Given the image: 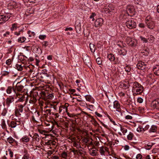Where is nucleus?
<instances>
[{
    "mask_svg": "<svg viewBox=\"0 0 159 159\" xmlns=\"http://www.w3.org/2000/svg\"><path fill=\"white\" fill-rule=\"evenodd\" d=\"M14 98L12 96H10L7 98L6 100V104L7 107H10L11 104L14 101Z\"/></svg>",
    "mask_w": 159,
    "mask_h": 159,
    "instance_id": "f8f14e48",
    "label": "nucleus"
},
{
    "mask_svg": "<svg viewBox=\"0 0 159 159\" xmlns=\"http://www.w3.org/2000/svg\"><path fill=\"white\" fill-rule=\"evenodd\" d=\"M11 63V59H8L6 61V64L8 65H10Z\"/></svg>",
    "mask_w": 159,
    "mask_h": 159,
    "instance_id": "338daca9",
    "label": "nucleus"
},
{
    "mask_svg": "<svg viewBox=\"0 0 159 159\" xmlns=\"http://www.w3.org/2000/svg\"><path fill=\"white\" fill-rule=\"evenodd\" d=\"M27 103L26 101H25V102L23 104H18L17 106V108L15 110V113L16 115H21L20 112L22 113L23 112V108L24 106H25Z\"/></svg>",
    "mask_w": 159,
    "mask_h": 159,
    "instance_id": "20e7f679",
    "label": "nucleus"
},
{
    "mask_svg": "<svg viewBox=\"0 0 159 159\" xmlns=\"http://www.w3.org/2000/svg\"><path fill=\"white\" fill-rule=\"evenodd\" d=\"M103 23V20L102 18H98L95 22V26L96 27H100L102 25Z\"/></svg>",
    "mask_w": 159,
    "mask_h": 159,
    "instance_id": "9b49d317",
    "label": "nucleus"
},
{
    "mask_svg": "<svg viewBox=\"0 0 159 159\" xmlns=\"http://www.w3.org/2000/svg\"><path fill=\"white\" fill-rule=\"evenodd\" d=\"M100 152L101 155H104L108 156V155H111L112 156L115 155L116 154L113 150H99Z\"/></svg>",
    "mask_w": 159,
    "mask_h": 159,
    "instance_id": "423d86ee",
    "label": "nucleus"
},
{
    "mask_svg": "<svg viewBox=\"0 0 159 159\" xmlns=\"http://www.w3.org/2000/svg\"><path fill=\"white\" fill-rule=\"evenodd\" d=\"M23 30H20L19 32H16L14 33V34L15 35H16L17 36H18L20 35V34L21 32H22Z\"/></svg>",
    "mask_w": 159,
    "mask_h": 159,
    "instance_id": "13d9d810",
    "label": "nucleus"
},
{
    "mask_svg": "<svg viewBox=\"0 0 159 159\" xmlns=\"http://www.w3.org/2000/svg\"><path fill=\"white\" fill-rule=\"evenodd\" d=\"M153 145V144L151 143H149L146 146L145 149H150Z\"/></svg>",
    "mask_w": 159,
    "mask_h": 159,
    "instance_id": "79ce46f5",
    "label": "nucleus"
},
{
    "mask_svg": "<svg viewBox=\"0 0 159 159\" xmlns=\"http://www.w3.org/2000/svg\"><path fill=\"white\" fill-rule=\"evenodd\" d=\"M125 69L126 72H129L131 70V68L130 66L127 65L125 67Z\"/></svg>",
    "mask_w": 159,
    "mask_h": 159,
    "instance_id": "de8ad7c7",
    "label": "nucleus"
},
{
    "mask_svg": "<svg viewBox=\"0 0 159 159\" xmlns=\"http://www.w3.org/2000/svg\"><path fill=\"white\" fill-rule=\"evenodd\" d=\"M152 21H153V18L150 15H148L146 17L145 20V22L146 23V22H148Z\"/></svg>",
    "mask_w": 159,
    "mask_h": 159,
    "instance_id": "2f4dec72",
    "label": "nucleus"
},
{
    "mask_svg": "<svg viewBox=\"0 0 159 159\" xmlns=\"http://www.w3.org/2000/svg\"><path fill=\"white\" fill-rule=\"evenodd\" d=\"M42 98L46 101H48V99H51L53 98V95L52 93L46 91L45 92H42V94L41 95Z\"/></svg>",
    "mask_w": 159,
    "mask_h": 159,
    "instance_id": "7ed1b4c3",
    "label": "nucleus"
},
{
    "mask_svg": "<svg viewBox=\"0 0 159 159\" xmlns=\"http://www.w3.org/2000/svg\"><path fill=\"white\" fill-rule=\"evenodd\" d=\"M9 127H10L11 128H14L16 126V123L14 121H11L10 123L8 124Z\"/></svg>",
    "mask_w": 159,
    "mask_h": 159,
    "instance_id": "f704fd0d",
    "label": "nucleus"
},
{
    "mask_svg": "<svg viewBox=\"0 0 159 159\" xmlns=\"http://www.w3.org/2000/svg\"><path fill=\"white\" fill-rule=\"evenodd\" d=\"M140 38L141 40L143 41V43H147L148 42V39H146L144 37H143L142 36L140 37Z\"/></svg>",
    "mask_w": 159,
    "mask_h": 159,
    "instance_id": "09e8293b",
    "label": "nucleus"
},
{
    "mask_svg": "<svg viewBox=\"0 0 159 159\" xmlns=\"http://www.w3.org/2000/svg\"><path fill=\"white\" fill-rule=\"evenodd\" d=\"M7 112V109L6 108H4L2 113V115L3 116H5Z\"/></svg>",
    "mask_w": 159,
    "mask_h": 159,
    "instance_id": "4d7b16f0",
    "label": "nucleus"
},
{
    "mask_svg": "<svg viewBox=\"0 0 159 159\" xmlns=\"http://www.w3.org/2000/svg\"><path fill=\"white\" fill-rule=\"evenodd\" d=\"M61 157L64 158L66 159L67 157V154L66 152H64L61 154Z\"/></svg>",
    "mask_w": 159,
    "mask_h": 159,
    "instance_id": "603ef678",
    "label": "nucleus"
},
{
    "mask_svg": "<svg viewBox=\"0 0 159 159\" xmlns=\"http://www.w3.org/2000/svg\"><path fill=\"white\" fill-rule=\"evenodd\" d=\"M33 139L35 140L37 142L39 141L40 137L37 133H35L32 137Z\"/></svg>",
    "mask_w": 159,
    "mask_h": 159,
    "instance_id": "c85d7f7f",
    "label": "nucleus"
},
{
    "mask_svg": "<svg viewBox=\"0 0 159 159\" xmlns=\"http://www.w3.org/2000/svg\"><path fill=\"white\" fill-rule=\"evenodd\" d=\"M96 61L98 64L100 65L102 63V60L100 58H98L96 59Z\"/></svg>",
    "mask_w": 159,
    "mask_h": 159,
    "instance_id": "5fc2aeb1",
    "label": "nucleus"
},
{
    "mask_svg": "<svg viewBox=\"0 0 159 159\" xmlns=\"http://www.w3.org/2000/svg\"><path fill=\"white\" fill-rule=\"evenodd\" d=\"M134 9L133 7L130 6L127 7L126 11L129 15V14H133L134 15Z\"/></svg>",
    "mask_w": 159,
    "mask_h": 159,
    "instance_id": "a211bd4d",
    "label": "nucleus"
},
{
    "mask_svg": "<svg viewBox=\"0 0 159 159\" xmlns=\"http://www.w3.org/2000/svg\"><path fill=\"white\" fill-rule=\"evenodd\" d=\"M85 98L86 100L89 101H90L91 99V96L89 95H86Z\"/></svg>",
    "mask_w": 159,
    "mask_h": 159,
    "instance_id": "bf43d9fd",
    "label": "nucleus"
},
{
    "mask_svg": "<svg viewBox=\"0 0 159 159\" xmlns=\"http://www.w3.org/2000/svg\"><path fill=\"white\" fill-rule=\"evenodd\" d=\"M147 26L149 29H154L155 26V23L154 21H152L146 22V23Z\"/></svg>",
    "mask_w": 159,
    "mask_h": 159,
    "instance_id": "2eb2a0df",
    "label": "nucleus"
},
{
    "mask_svg": "<svg viewBox=\"0 0 159 159\" xmlns=\"http://www.w3.org/2000/svg\"><path fill=\"white\" fill-rule=\"evenodd\" d=\"M37 101V99L35 97H31L29 101V103H30L34 104Z\"/></svg>",
    "mask_w": 159,
    "mask_h": 159,
    "instance_id": "473e14b6",
    "label": "nucleus"
},
{
    "mask_svg": "<svg viewBox=\"0 0 159 159\" xmlns=\"http://www.w3.org/2000/svg\"><path fill=\"white\" fill-rule=\"evenodd\" d=\"M17 27V23H14L11 25V30L12 31L15 30H16Z\"/></svg>",
    "mask_w": 159,
    "mask_h": 159,
    "instance_id": "e433bc0d",
    "label": "nucleus"
},
{
    "mask_svg": "<svg viewBox=\"0 0 159 159\" xmlns=\"http://www.w3.org/2000/svg\"><path fill=\"white\" fill-rule=\"evenodd\" d=\"M9 72L7 71H4L2 73V76H8Z\"/></svg>",
    "mask_w": 159,
    "mask_h": 159,
    "instance_id": "8fccbe9b",
    "label": "nucleus"
},
{
    "mask_svg": "<svg viewBox=\"0 0 159 159\" xmlns=\"http://www.w3.org/2000/svg\"><path fill=\"white\" fill-rule=\"evenodd\" d=\"M142 157V155L140 154L137 155L136 157L137 159H141Z\"/></svg>",
    "mask_w": 159,
    "mask_h": 159,
    "instance_id": "774afa93",
    "label": "nucleus"
},
{
    "mask_svg": "<svg viewBox=\"0 0 159 159\" xmlns=\"http://www.w3.org/2000/svg\"><path fill=\"white\" fill-rule=\"evenodd\" d=\"M130 86V82L129 81L125 82V83L120 84V87L124 89L129 88Z\"/></svg>",
    "mask_w": 159,
    "mask_h": 159,
    "instance_id": "4468645a",
    "label": "nucleus"
},
{
    "mask_svg": "<svg viewBox=\"0 0 159 159\" xmlns=\"http://www.w3.org/2000/svg\"><path fill=\"white\" fill-rule=\"evenodd\" d=\"M17 98H19V99L17 101V102H23L25 101V97L24 95H22L20 94L19 93L18 94H16Z\"/></svg>",
    "mask_w": 159,
    "mask_h": 159,
    "instance_id": "dca6fc26",
    "label": "nucleus"
},
{
    "mask_svg": "<svg viewBox=\"0 0 159 159\" xmlns=\"http://www.w3.org/2000/svg\"><path fill=\"white\" fill-rule=\"evenodd\" d=\"M7 140L10 143H11L14 141V139L11 137H10L7 139Z\"/></svg>",
    "mask_w": 159,
    "mask_h": 159,
    "instance_id": "c03bdc74",
    "label": "nucleus"
},
{
    "mask_svg": "<svg viewBox=\"0 0 159 159\" xmlns=\"http://www.w3.org/2000/svg\"><path fill=\"white\" fill-rule=\"evenodd\" d=\"M96 150H89L90 154L92 156H95L97 154Z\"/></svg>",
    "mask_w": 159,
    "mask_h": 159,
    "instance_id": "c756f323",
    "label": "nucleus"
},
{
    "mask_svg": "<svg viewBox=\"0 0 159 159\" xmlns=\"http://www.w3.org/2000/svg\"><path fill=\"white\" fill-rule=\"evenodd\" d=\"M23 66L21 65L16 64V68L19 71H22L23 70Z\"/></svg>",
    "mask_w": 159,
    "mask_h": 159,
    "instance_id": "4c0bfd02",
    "label": "nucleus"
},
{
    "mask_svg": "<svg viewBox=\"0 0 159 159\" xmlns=\"http://www.w3.org/2000/svg\"><path fill=\"white\" fill-rule=\"evenodd\" d=\"M157 130V126L155 125H153L151 126L149 129V132L150 133H155L156 132Z\"/></svg>",
    "mask_w": 159,
    "mask_h": 159,
    "instance_id": "393cba45",
    "label": "nucleus"
},
{
    "mask_svg": "<svg viewBox=\"0 0 159 159\" xmlns=\"http://www.w3.org/2000/svg\"><path fill=\"white\" fill-rule=\"evenodd\" d=\"M13 91L15 94L16 91L14 89V87H12L11 86H8L6 90V92L7 94H10Z\"/></svg>",
    "mask_w": 159,
    "mask_h": 159,
    "instance_id": "412c9836",
    "label": "nucleus"
},
{
    "mask_svg": "<svg viewBox=\"0 0 159 159\" xmlns=\"http://www.w3.org/2000/svg\"><path fill=\"white\" fill-rule=\"evenodd\" d=\"M116 45L121 48H122L123 47H124L122 43V42H118V43L116 44Z\"/></svg>",
    "mask_w": 159,
    "mask_h": 159,
    "instance_id": "864d4df0",
    "label": "nucleus"
},
{
    "mask_svg": "<svg viewBox=\"0 0 159 159\" xmlns=\"http://www.w3.org/2000/svg\"><path fill=\"white\" fill-rule=\"evenodd\" d=\"M11 17V14H6L5 15H0V24L5 23L10 19Z\"/></svg>",
    "mask_w": 159,
    "mask_h": 159,
    "instance_id": "39448f33",
    "label": "nucleus"
},
{
    "mask_svg": "<svg viewBox=\"0 0 159 159\" xmlns=\"http://www.w3.org/2000/svg\"><path fill=\"white\" fill-rule=\"evenodd\" d=\"M24 2L25 3H28L29 2L30 3H35V0H24Z\"/></svg>",
    "mask_w": 159,
    "mask_h": 159,
    "instance_id": "3c124183",
    "label": "nucleus"
},
{
    "mask_svg": "<svg viewBox=\"0 0 159 159\" xmlns=\"http://www.w3.org/2000/svg\"><path fill=\"white\" fill-rule=\"evenodd\" d=\"M92 124L93 125L97 127H99V124L95 119L93 120L92 121Z\"/></svg>",
    "mask_w": 159,
    "mask_h": 159,
    "instance_id": "37998d69",
    "label": "nucleus"
},
{
    "mask_svg": "<svg viewBox=\"0 0 159 159\" xmlns=\"http://www.w3.org/2000/svg\"><path fill=\"white\" fill-rule=\"evenodd\" d=\"M83 142L85 143H88V142L89 141V139L87 138H85L82 140Z\"/></svg>",
    "mask_w": 159,
    "mask_h": 159,
    "instance_id": "e2e57ef3",
    "label": "nucleus"
},
{
    "mask_svg": "<svg viewBox=\"0 0 159 159\" xmlns=\"http://www.w3.org/2000/svg\"><path fill=\"white\" fill-rule=\"evenodd\" d=\"M120 130L122 132L123 135H125V134L127 132V129L126 128L123 127V126L120 125Z\"/></svg>",
    "mask_w": 159,
    "mask_h": 159,
    "instance_id": "7c9ffc66",
    "label": "nucleus"
},
{
    "mask_svg": "<svg viewBox=\"0 0 159 159\" xmlns=\"http://www.w3.org/2000/svg\"><path fill=\"white\" fill-rule=\"evenodd\" d=\"M134 136L133 134L131 132H129L128 135L127 136V139L129 140H131L132 139Z\"/></svg>",
    "mask_w": 159,
    "mask_h": 159,
    "instance_id": "c9c22d12",
    "label": "nucleus"
},
{
    "mask_svg": "<svg viewBox=\"0 0 159 159\" xmlns=\"http://www.w3.org/2000/svg\"><path fill=\"white\" fill-rule=\"evenodd\" d=\"M113 107L116 109V111L120 113L121 114L122 113L120 104L118 101H115L114 102Z\"/></svg>",
    "mask_w": 159,
    "mask_h": 159,
    "instance_id": "9d476101",
    "label": "nucleus"
},
{
    "mask_svg": "<svg viewBox=\"0 0 159 159\" xmlns=\"http://www.w3.org/2000/svg\"><path fill=\"white\" fill-rule=\"evenodd\" d=\"M155 38L152 35H150V36L148 38V42L149 43H153L154 40Z\"/></svg>",
    "mask_w": 159,
    "mask_h": 159,
    "instance_id": "58836bf2",
    "label": "nucleus"
},
{
    "mask_svg": "<svg viewBox=\"0 0 159 159\" xmlns=\"http://www.w3.org/2000/svg\"><path fill=\"white\" fill-rule=\"evenodd\" d=\"M118 53L120 55L125 56L126 54L127 51L125 49H118Z\"/></svg>",
    "mask_w": 159,
    "mask_h": 159,
    "instance_id": "a878e982",
    "label": "nucleus"
},
{
    "mask_svg": "<svg viewBox=\"0 0 159 159\" xmlns=\"http://www.w3.org/2000/svg\"><path fill=\"white\" fill-rule=\"evenodd\" d=\"M96 16V14L94 13H92V14L90 16V18L91 19H92V20L93 21L94 20V17L95 16Z\"/></svg>",
    "mask_w": 159,
    "mask_h": 159,
    "instance_id": "680f3d73",
    "label": "nucleus"
},
{
    "mask_svg": "<svg viewBox=\"0 0 159 159\" xmlns=\"http://www.w3.org/2000/svg\"><path fill=\"white\" fill-rule=\"evenodd\" d=\"M153 71L156 75H159V66L157 65L154 66L153 68Z\"/></svg>",
    "mask_w": 159,
    "mask_h": 159,
    "instance_id": "4be33fe9",
    "label": "nucleus"
},
{
    "mask_svg": "<svg viewBox=\"0 0 159 159\" xmlns=\"http://www.w3.org/2000/svg\"><path fill=\"white\" fill-rule=\"evenodd\" d=\"M137 131L138 132H141L142 131H144L143 126H139L137 129Z\"/></svg>",
    "mask_w": 159,
    "mask_h": 159,
    "instance_id": "49530a36",
    "label": "nucleus"
},
{
    "mask_svg": "<svg viewBox=\"0 0 159 159\" xmlns=\"http://www.w3.org/2000/svg\"><path fill=\"white\" fill-rule=\"evenodd\" d=\"M21 81L19 82H17L15 87H14V89L16 91L15 94H17V92H21L22 91V89L24 88V86L21 84Z\"/></svg>",
    "mask_w": 159,
    "mask_h": 159,
    "instance_id": "0eeeda50",
    "label": "nucleus"
},
{
    "mask_svg": "<svg viewBox=\"0 0 159 159\" xmlns=\"http://www.w3.org/2000/svg\"><path fill=\"white\" fill-rule=\"evenodd\" d=\"M89 48L91 51L92 53H94L96 49V47L94 44L90 43L89 44Z\"/></svg>",
    "mask_w": 159,
    "mask_h": 159,
    "instance_id": "cd10ccee",
    "label": "nucleus"
},
{
    "mask_svg": "<svg viewBox=\"0 0 159 159\" xmlns=\"http://www.w3.org/2000/svg\"><path fill=\"white\" fill-rule=\"evenodd\" d=\"M128 44L129 46L132 47H135L137 45V41L135 39H131Z\"/></svg>",
    "mask_w": 159,
    "mask_h": 159,
    "instance_id": "5701e85b",
    "label": "nucleus"
},
{
    "mask_svg": "<svg viewBox=\"0 0 159 159\" xmlns=\"http://www.w3.org/2000/svg\"><path fill=\"white\" fill-rule=\"evenodd\" d=\"M114 7H113L112 4H110L108 6L106 7L105 9L106 11H108V12H109L114 10Z\"/></svg>",
    "mask_w": 159,
    "mask_h": 159,
    "instance_id": "f3484780",
    "label": "nucleus"
},
{
    "mask_svg": "<svg viewBox=\"0 0 159 159\" xmlns=\"http://www.w3.org/2000/svg\"><path fill=\"white\" fill-rule=\"evenodd\" d=\"M75 154H77L78 155L82 156L83 151L82 150H71Z\"/></svg>",
    "mask_w": 159,
    "mask_h": 159,
    "instance_id": "b1692460",
    "label": "nucleus"
},
{
    "mask_svg": "<svg viewBox=\"0 0 159 159\" xmlns=\"http://www.w3.org/2000/svg\"><path fill=\"white\" fill-rule=\"evenodd\" d=\"M126 25L129 29L135 28L137 26L136 22L132 18L126 19Z\"/></svg>",
    "mask_w": 159,
    "mask_h": 159,
    "instance_id": "f03ea898",
    "label": "nucleus"
},
{
    "mask_svg": "<svg viewBox=\"0 0 159 159\" xmlns=\"http://www.w3.org/2000/svg\"><path fill=\"white\" fill-rule=\"evenodd\" d=\"M136 66L139 69L143 70L146 67L147 64L144 62L140 61L137 64Z\"/></svg>",
    "mask_w": 159,
    "mask_h": 159,
    "instance_id": "1a4fd4ad",
    "label": "nucleus"
},
{
    "mask_svg": "<svg viewBox=\"0 0 159 159\" xmlns=\"http://www.w3.org/2000/svg\"><path fill=\"white\" fill-rule=\"evenodd\" d=\"M46 37V35H40L39 36V38L42 40H43Z\"/></svg>",
    "mask_w": 159,
    "mask_h": 159,
    "instance_id": "052dcab7",
    "label": "nucleus"
},
{
    "mask_svg": "<svg viewBox=\"0 0 159 159\" xmlns=\"http://www.w3.org/2000/svg\"><path fill=\"white\" fill-rule=\"evenodd\" d=\"M130 85L132 88V92H135L137 94H141L143 91V87L138 82H130Z\"/></svg>",
    "mask_w": 159,
    "mask_h": 159,
    "instance_id": "f257e3e1",
    "label": "nucleus"
},
{
    "mask_svg": "<svg viewBox=\"0 0 159 159\" xmlns=\"http://www.w3.org/2000/svg\"><path fill=\"white\" fill-rule=\"evenodd\" d=\"M107 58L111 61H114L115 62L114 64H116V61H115V57L114 55L112 53H110L108 55Z\"/></svg>",
    "mask_w": 159,
    "mask_h": 159,
    "instance_id": "6ab92c4d",
    "label": "nucleus"
},
{
    "mask_svg": "<svg viewBox=\"0 0 159 159\" xmlns=\"http://www.w3.org/2000/svg\"><path fill=\"white\" fill-rule=\"evenodd\" d=\"M143 128L144 131H145L149 129L150 126L148 125H145L144 124L143 125Z\"/></svg>",
    "mask_w": 159,
    "mask_h": 159,
    "instance_id": "a18cd8bd",
    "label": "nucleus"
},
{
    "mask_svg": "<svg viewBox=\"0 0 159 159\" xmlns=\"http://www.w3.org/2000/svg\"><path fill=\"white\" fill-rule=\"evenodd\" d=\"M33 50L36 53L38 54L39 55L41 54L42 51L39 48V46L37 47H33Z\"/></svg>",
    "mask_w": 159,
    "mask_h": 159,
    "instance_id": "aec40b11",
    "label": "nucleus"
},
{
    "mask_svg": "<svg viewBox=\"0 0 159 159\" xmlns=\"http://www.w3.org/2000/svg\"><path fill=\"white\" fill-rule=\"evenodd\" d=\"M2 122L1 124V126L3 129H5L6 128V125L5 123V121L4 120H2Z\"/></svg>",
    "mask_w": 159,
    "mask_h": 159,
    "instance_id": "a19ab883",
    "label": "nucleus"
},
{
    "mask_svg": "<svg viewBox=\"0 0 159 159\" xmlns=\"http://www.w3.org/2000/svg\"><path fill=\"white\" fill-rule=\"evenodd\" d=\"M143 99L139 97L138 98L137 101L138 102L141 103L143 102Z\"/></svg>",
    "mask_w": 159,
    "mask_h": 159,
    "instance_id": "69168bd1",
    "label": "nucleus"
},
{
    "mask_svg": "<svg viewBox=\"0 0 159 159\" xmlns=\"http://www.w3.org/2000/svg\"><path fill=\"white\" fill-rule=\"evenodd\" d=\"M75 29L76 32L78 34H80L81 31V24L79 21H76L75 23Z\"/></svg>",
    "mask_w": 159,
    "mask_h": 159,
    "instance_id": "ddd939ff",
    "label": "nucleus"
},
{
    "mask_svg": "<svg viewBox=\"0 0 159 159\" xmlns=\"http://www.w3.org/2000/svg\"><path fill=\"white\" fill-rule=\"evenodd\" d=\"M151 105L153 108L159 111V98H156L152 101Z\"/></svg>",
    "mask_w": 159,
    "mask_h": 159,
    "instance_id": "6e6552de",
    "label": "nucleus"
},
{
    "mask_svg": "<svg viewBox=\"0 0 159 159\" xmlns=\"http://www.w3.org/2000/svg\"><path fill=\"white\" fill-rule=\"evenodd\" d=\"M20 140L23 142H27L30 140L29 139L27 136H24L22 137Z\"/></svg>",
    "mask_w": 159,
    "mask_h": 159,
    "instance_id": "72a5a7b5",
    "label": "nucleus"
},
{
    "mask_svg": "<svg viewBox=\"0 0 159 159\" xmlns=\"http://www.w3.org/2000/svg\"><path fill=\"white\" fill-rule=\"evenodd\" d=\"M88 107H89V108H87V109H89V110L91 111L93 110L94 107V106L93 105H89L88 106Z\"/></svg>",
    "mask_w": 159,
    "mask_h": 159,
    "instance_id": "6e6d98bb",
    "label": "nucleus"
},
{
    "mask_svg": "<svg viewBox=\"0 0 159 159\" xmlns=\"http://www.w3.org/2000/svg\"><path fill=\"white\" fill-rule=\"evenodd\" d=\"M51 110L50 109H47L45 111V112L46 114H49L50 115L51 114Z\"/></svg>",
    "mask_w": 159,
    "mask_h": 159,
    "instance_id": "0e129e2a",
    "label": "nucleus"
},
{
    "mask_svg": "<svg viewBox=\"0 0 159 159\" xmlns=\"http://www.w3.org/2000/svg\"><path fill=\"white\" fill-rule=\"evenodd\" d=\"M24 152V154L22 159H28L30 157L29 154H28L27 151L26 150H25Z\"/></svg>",
    "mask_w": 159,
    "mask_h": 159,
    "instance_id": "bb28decb",
    "label": "nucleus"
},
{
    "mask_svg": "<svg viewBox=\"0 0 159 159\" xmlns=\"http://www.w3.org/2000/svg\"><path fill=\"white\" fill-rule=\"evenodd\" d=\"M25 39H26L25 37H20L18 39V42L22 43L24 42Z\"/></svg>",
    "mask_w": 159,
    "mask_h": 159,
    "instance_id": "ea45409f",
    "label": "nucleus"
}]
</instances>
